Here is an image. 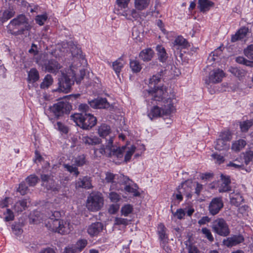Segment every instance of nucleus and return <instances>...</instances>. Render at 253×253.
<instances>
[{
	"mask_svg": "<svg viewBox=\"0 0 253 253\" xmlns=\"http://www.w3.org/2000/svg\"><path fill=\"white\" fill-rule=\"evenodd\" d=\"M74 84V80L73 78H70L68 75L62 73L58 78V89L59 91L68 93L70 91L71 86Z\"/></svg>",
	"mask_w": 253,
	"mask_h": 253,
	"instance_id": "10",
	"label": "nucleus"
},
{
	"mask_svg": "<svg viewBox=\"0 0 253 253\" xmlns=\"http://www.w3.org/2000/svg\"><path fill=\"white\" fill-rule=\"evenodd\" d=\"M75 163L78 166H82L85 163V158L84 155L79 156L76 158Z\"/></svg>",
	"mask_w": 253,
	"mask_h": 253,
	"instance_id": "60",
	"label": "nucleus"
},
{
	"mask_svg": "<svg viewBox=\"0 0 253 253\" xmlns=\"http://www.w3.org/2000/svg\"><path fill=\"white\" fill-rule=\"evenodd\" d=\"M47 19V15L46 14H43L42 15H38L36 16L35 19L36 22L40 26H42L44 24V22Z\"/></svg>",
	"mask_w": 253,
	"mask_h": 253,
	"instance_id": "53",
	"label": "nucleus"
},
{
	"mask_svg": "<svg viewBox=\"0 0 253 253\" xmlns=\"http://www.w3.org/2000/svg\"><path fill=\"white\" fill-rule=\"evenodd\" d=\"M223 207V202L221 197H215L211 201L208 210L209 213L212 215H215L219 213Z\"/></svg>",
	"mask_w": 253,
	"mask_h": 253,
	"instance_id": "13",
	"label": "nucleus"
},
{
	"mask_svg": "<svg viewBox=\"0 0 253 253\" xmlns=\"http://www.w3.org/2000/svg\"><path fill=\"white\" fill-rule=\"evenodd\" d=\"M114 136H110L109 139H106L107 144L106 146L102 145L99 148L94 149V155L96 157H101L103 155H105L108 157H110V150L113 147V141Z\"/></svg>",
	"mask_w": 253,
	"mask_h": 253,
	"instance_id": "12",
	"label": "nucleus"
},
{
	"mask_svg": "<svg viewBox=\"0 0 253 253\" xmlns=\"http://www.w3.org/2000/svg\"><path fill=\"white\" fill-rule=\"evenodd\" d=\"M211 157L216 160V163L218 164H221L223 163L224 161V157L221 155L218 154L217 153H213L211 155Z\"/></svg>",
	"mask_w": 253,
	"mask_h": 253,
	"instance_id": "59",
	"label": "nucleus"
},
{
	"mask_svg": "<svg viewBox=\"0 0 253 253\" xmlns=\"http://www.w3.org/2000/svg\"><path fill=\"white\" fill-rule=\"evenodd\" d=\"M213 5L214 3L209 0H199L198 7L201 12H205L209 11Z\"/></svg>",
	"mask_w": 253,
	"mask_h": 253,
	"instance_id": "23",
	"label": "nucleus"
},
{
	"mask_svg": "<svg viewBox=\"0 0 253 253\" xmlns=\"http://www.w3.org/2000/svg\"><path fill=\"white\" fill-rule=\"evenodd\" d=\"M219 138L229 143L232 139V134L229 130H226L220 132Z\"/></svg>",
	"mask_w": 253,
	"mask_h": 253,
	"instance_id": "46",
	"label": "nucleus"
},
{
	"mask_svg": "<svg viewBox=\"0 0 253 253\" xmlns=\"http://www.w3.org/2000/svg\"><path fill=\"white\" fill-rule=\"evenodd\" d=\"M253 159V151H249L246 152L244 156V161L245 164L248 165Z\"/></svg>",
	"mask_w": 253,
	"mask_h": 253,
	"instance_id": "58",
	"label": "nucleus"
},
{
	"mask_svg": "<svg viewBox=\"0 0 253 253\" xmlns=\"http://www.w3.org/2000/svg\"><path fill=\"white\" fill-rule=\"evenodd\" d=\"M14 15L12 11L9 10H5L3 12H0V20L2 23H4V22L8 20L9 19L11 18Z\"/></svg>",
	"mask_w": 253,
	"mask_h": 253,
	"instance_id": "42",
	"label": "nucleus"
},
{
	"mask_svg": "<svg viewBox=\"0 0 253 253\" xmlns=\"http://www.w3.org/2000/svg\"><path fill=\"white\" fill-rule=\"evenodd\" d=\"M126 149V146H123L122 147H118L115 148L114 146L111 148L110 150V157L113 156L117 157L118 159H122L124 156V153Z\"/></svg>",
	"mask_w": 253,
	"mask_h": 253,
	"instance_id": "26",
	"label": "nucleus"
},
{
	"mask_svg": "<svg viewBox=\"0 0 253 253\" xmlns=\"http://www.w3.org/2000/svg\"><path fill=\"white\" fill-rule=\"evenodd\" d=\"M48 219L45 222L46 226L50 230L61 234H66L70 232L69 223L60 220L61 213L58 211H51L47 213Z\"/></svg>",
	"mask_w": 253,
	"mask_h": 253,
	"instance_id": "3",
	"label": "nucleus"
},
{
	"mask_svg": "<svg viewBox=\"0 0 253 253\" xmlns=\"http://www.w3.org/2000/svg\"><path fill=\"white\" fill-rule=\"evenodd\" d=\"M229 71L235 76L240 78L245 76V73L244 70L239 69L237 67H231L229 69Z\"/></svg>",
	"mask_w": 253,
	"mask_h": 253,
	"instance_id": "43",
	"label": "nucleus"
},
{
	"mask_svg": "<svg viewBox=\"0 0 253 253\" xmlns=\"http://www.w3.org/2000/svg\"><path fill=\"white\" fill-rule=\"evenodd\" d=\"M167 96H165V99L162 101L155 100L156 102L162 103V107L161 108L158 105H154L150 109L148 112V116L151 120L153 119L161 117L164 115H169L175 110L173 103V99L170 97L167 98ZM151 101L152 103H153V101H155L154 100H151Z\"/></svg>",
	"mask_w": 253,
	"mask_h": 253,
	"instance_id": "4",
	"label": "nucleus"
},
{
	"mask_svg": "<svg viewBox=\"0 0 253 253\" xmlns=\"http://www.w3.org/2000/svg\"><path fill=\"white\" fill-rule=\"evenodd\" d=\"M28 190V187L24 182H22L19 184L18 191L22 195L26 194Z\"/></svg>",
	"mask_w": 253,
	"mask_h": 253,
	"instance_id": "57",
	"label": "nucleus"
},
{
	"mask_svg": "<svg viewBox=\"0 0 253 253\" xmlns=\"http://www.w3.org/2000/svg\"><path fill=\"white\" fill-rule=\"evenodd\" d=\"M88 106L86 104H81L79 106L80 113H75L71 116V119L76 124L83 129H89L93 127L97 123L95 117L89 113L90 107L93 109H107L110 107V104L106 98L98 97L88 101Z\"/></svg>",
	"mask_w": 253,
	"mask_h": 253,
	"instance_id": "1",
	"label": "nucleus"
},
{
	"mask_svg": "<svg viewBox=\"0 0 253 253\" xmlns=\"http://www.w3.org/2000/svg\"><path fill=\"white\" fill-rule=\"evenodd\" d=\"M8 32L14 36L27 34L31 29V26L26 21L24 15L21 14L12 19L7 27Z\"/></svg>",
	"mask_w": 253,
	"mask_h": 253,
	"instance_id": "5",
	"label": "nucleus"
},
{
	"mask_svg": "<svg viewBox=\"0 0 253 253\" xmlns=\"http://www.w3.org/2000/svg\"><path fill=\"white\" fill-rule=\"evenodd\" d=\"M158 233L159 236V239L163 241H165L167 239L166 235V228L163 224H160L158 226Z\"/></svg>",
	"mask_w": 253,
	"mask_h": 253,
	"instance_id": "39",
	"label": "nucleus"
},
{
	"mask_svg": "<svg viewBox=\"0 0 253 253\" xmlns=\"http://www.w3.org/2000/svg\"><path fill=\"white\" fill-rule=\"evenodd\" d=\"M224 76V73L222 70L215 69L211 72L209 80H206V83L209 84L210 83L214 84L220 83Z\"/></svg>",
	"mask_w": 253,
	"mask_h": 253,
	"instance_id": "15",
	"label": "nucleus"
},
{
	"mask_svg": "<svg viewBox=\"0 0 253 253\" xmlns=\"http://www.w3.org/2000/svg\"><path fill=\"white\" fill-rule=\"evenodd\" d=\"M133 206L130 204H126L122 207L121 213L125 216H128L133 211Z\"/></svg>",
	"mask_w": 253,
	"mask_h": 253,
	"instance_id": "47",
	"label": "nucleus"
},
{
	"mask_svg": "<svg viewBox=\"0 0 253 253\" xmlns=\"http://www.w3.org/2000/svg\"><path fill=\"white\" fill-rule=\"evenodd\" d=\"M115 224L118 225H126L128 224V220L126 218L116 217L115 220Z\"/></svg>",
	"mask_w": 253,
	"mask_h": 253,
	"instance_id": "61",
	"label": "nucleus"
},
{
	"mask_svg": "<svg viewBox=\"0 0 253 253\" xmlns=\"http://www.w3.org/2000/svg\"><path fill=\"white\" fill-rule=\"evenodd\" d=\"M112 67L116 74L119 76L122 68L124 67L123 60L122 58H119L112 63Z\"/></svg>",
	"mask_w": 253,
	"mask_h": 253,
	"instance_id": "33",
	"label": "nucleus"
},
{
	"mask_svg": "<svg viewBox=\"0 0 253 253\" xmlns=\"http://www.w3.org/2000/svg\"><path fill=\"white\" fill-rule=\"evenodd\" d=\"M103 229L101 222H96L90 225L87 228V233L91 237L97 236Z\"/></svg>",
	"mask_w": 253,
	"mask_h": 253,
	"instance_id": "20",
	"label": "nucleus"
},
{
	"mask_svg": "<svg viewBox=\"0 0 253 253\" xmlns=\"http://www.w3.org/2000/svg\"><path fill=\"white\" fill-rule=\"evenodd\" d=\"M82 140L84 143L88 145H95L101 142V139L96 136H83Z\"/></svg>",
	"mask_w": 253,
	"mask_h": 253,
	"instance_id": "28",
	"label": "nucleus"
},
{
	"mask_svg": "<svg viewBox=\"0 0 253 253\" xmlns=\"http://www.w3.org/2000/svg\"><path fill=\"white\" fill-rule=\"evenodd\" d=\"M246 141L244 139H239L232 143V149L235 151H239L246 145Z\"/></svg>",
	"mask_w": 253,
	"mask_h": 253,
	"instance_id": "35",
	"label": "nucleus"
},
{
	"mask_svg": "<svg viewBox=\"0 0 253 253\" xmlns=\"http://www.w3.org/2000/svg\"><path fill=\"white\" fill-rule=\"evenodd\" d=\"M41 178L42 182V185L45 187L47 190H51L55 193L59 192L61 186L55 183V181L48 174H42Z\"/></svg>",
	"mask_w": 253,
	"mask_h": 253,
	"instance_id": "11",
	"label": "nucleus"
},
{
	"mask_svg": "<svg viewBox=\"0 0 253 253\" xmlns=\"http://www.w3.org/2000/svg\"><path fill=\"white\" fill-rule=\"evenodd\" d=\"M190 46L187 41L181 36H178L173 42L172 48L175 49H184Z\"/></svg>",
	"mask_w": 253,
	"mask_h": 253,
	"instance_id": "18",
	"label": "nucleus"
},
{
	"mask_svg": "<svg viewBox=\"0 0 253 253\" xmlns=\"http://www.w3.org/2000/svg\"><path fill=\"white\" fill-rule=\"evenodd\" d=\"M108 197L110 201L113 203H117L121 199V196L115 192H110Z\"/></svg>",
	"mask_w": 253,
	"mask_h": 253,
	"instance_id": "55",
	"label": "nucleus"
},
{
	"mask_svg": "<svg viewBox=\"0 0 253 253\" xmlns=\"http://www.w3.org/2000/svg\"><path fill=\"white\" fill-rule=\"evenodd\" d=\"M172 205H171V211L174 216H176L178 219H182L186 214V211L182 209H177L176 212H173L172 210Z\"/></svg>",
	"mask_w": 253,
	"mask_h": 253,
	"instance_id": "49",
	"label": "nucleus"
},
{
	"mask_svg": "<svg viewBox=\"0 0 253 253\" xmlns=\"http://www.w3.org/2000/svg\"><path fill=\"white\" fill-rule=\"evenodd\" d=\"M43 66L47 72L53 74H56L61 67L60 64L55 59L45 61Z\"/></svg>",
	"mask_w": 253,
	"mask_h": 253,
	"instance_id": "16",
	"label": "nucleus"
},
{
	"mask_svg": "<svg viewBox=\"0 0 253 253\" xmlns=\"http://www.w3.org/2000/svg\"><path fill=\"white\" fill-rule=\"evenodd\" d=\"M39 179L37 176L35 174H31L28 176L26 181L28 183L29 186H34L38 182Z\"/></svg>",
	"mask_w": 253,
	"mask_h": 253,
	"instance_id": "45",
	"label": "nucleus"
},
{
	"mask_svg": "<svg viewBox=\"0 0 253 253\" xmlns=\"http://www.w3.org/2000/svg\"><path fill=\"white\" fill-rule=\"evenodd\" d=\"M4 214L5 215L4 218L5 221H12L14 219L13 212L9 209H6V212H4Z\"/></svg>",
	"mask_w": 253,
	"mask_h": 253,
	"instance_id": "56",
	"label": "nucleus"
},
{
	"mask_svg": "<svg viewBox=\"0 0 253 253\" xmlns=\"http://www.w3.org/2000/svg\"><path fill=\"white\" fill-rule=\"evenodd\" d=\"M230 177L228 175H221V183L218 186L219 193L227 192L231 191Z\"/></svg>",
	"mask_w": 253,
	"mask_h": 253,
	"instance_id": "17",
	"label": "nucleus"
},
{
	"mask_svg": "<svg viewBox=\"0 0 253 253\" xmlns=\"http://www.w3.org/2000/svg\"><path fill=\"white\" fill-rule=\"evenodd\" d=\"M244 53L245 55L248 58L253 59V44L248 45L244 49Z\"/></svg>",
	"mask_w": 253,
	"mask_h": 253,
	"instance_id": "54",
	"label": "nucleus"
},
{
	"mask_svg": "<svg viewBox=\"0 0 253 253\" xmlns=\"http://www.w3.org/2000/svg\"><path fill=\"white\" fill-rule=\"evenodd\" d=\"M244 238L241 234L233 235L231 237L224 239L223 245L227 248L236 246L244 241Z\"/></svg>",
	"mask_w": 253,
	"mask_h": 253,
	"instance_id": "14",
	"label": "nucleus"
},
{
	"mask_svg": "<svg viewBox=\"0 0 253 253\" xmlns=\"http://www.w3.org/2000/svg\"><path fill=\"white\" fill-rule=\"evenodd\" d=\"M195 186L194 183L191 180H185L178 186V192L176 194V198L179 201L183 200V195H185L188 198L192 197V189Z\"/></svg>",
	"mask_w": 253,
	"mask_h": 253,
	"instance_id": "9",
	"label": "nucleus"
},
{
	"mask_svg": "<svg viewBox=\"0 0 253 253\" xmlns=\"http://www.w3.org/2000/svg\"><path fill=\"white\" fill-rule=\"evenodd\" d=\"M27 200L23 199L17 201L14 205V210L17 212H21L27 208Z\"/></svg>",
	"mask_w": 253,
	"mask_h": 253,
	"instance_id": "30",
	"label": "nucleus"
},
{
	"mask_svg": "<svg viewBox=\"0 0 253 253\" xmlns=\"http://www.w3.org/2000/svg\"><path fill=\"white\" fill-rule=\"evenodd\" d=\"M156 51L159 60L162 63L165 62L168 58L165 48L161 45H158L156 46Z\"/></svg>",
	"mask_w": 253,
	"mask_h": 253,
	"instance_id": "25",
	"label": "nucleus"
},
{
	"mask_svg": "<svg viewBox=\"0 0 253 253\" xmlns=\"http://www.w3.org/2000/svg\"><path fill=\"white\" fill-rule=\"evenodd\" d=\"M154 54V51L151 48H146L140 52L139 57L144 62H149L153 58Z\"/></svg>",
	"mask_w": 253,
	"mask_h": 253,
	"instance_id": "21",
	"label": "nucleus"
},
{
	"mask_svg": "<svg viewBox=\"0 0 253 253\" xmlns=\"http://www.w3.org/2000/svg\"><path fill=\"white\" fill-rule=\"evenodd\" d=\"M98 134L100 137L105 138L106 139H109L110 133H111L110 126L106 124H102L98 128Z\"/></svg>",
	"mask_w": 253,
	"mask_h": 253,
	"instance_id": "22",
	"label": "nucleus"
},
{
	"mask_svg": "<svg viewBox=\"0 0 253 253\" xmlns=\"http://www.w3.org/2000/svg\"><path fill=\"white\" fill-rule=\"evenodd\" d=\"M70 46V51L72 56L77 57H80L83 59L82 55V51L81 48L78 47L77 45L74 44H73V45L71 44Z\"/></svg>",
	"mask_w": 253,
	"mask_h": 253,
	"instance_id": "38",
	"label": "nucleus"
},
{
	"mask_svg": "<svg viewBox=\"0 0 253 253\" xmlns=\"http://www.w3.org/2000/svg\"><path fill=\"white\" fill-rule=\"evenodd\" d=\"M53 82V78L50 75H46L43 81L40 84V87L42 89L47 88L50 85H51Z\"/></svg>",
	"mask_w": 253,
	"mask_h": 253,
	"instance_id": "36",
	"label": "nucleus"
},
{
	"mask_svg": "<svg viewBox=\"0 0 253 253\" xmlns=\"http://www.w3.org/2000/svg\"><path fill=\"white\" fill-rule=\"evenodd\" d=\"M103 204L104 199L100 193H92L88 197L86 207L91 211H95L100 210Z\"/></svg>",
	"mask_w": 253,
	"mask_h": 253,
	"instance_id": "8",
	"label": "nucleus"
},
{
	"mask_svg": "<svg viewBox=\"0 0 253 253\" xmlns=\"http://www.w3.org/2000/svg\"><path fill=\"white\" fill-rule=\"evenodd\" d=\"M248 32V29L246 27L240 28L237 32V34L240 36V38L243 39Z\"/></svg>",
	"mask_w": 253,
	"mask_h": 253,
	"instance_id": "63",
	"label": "nucleus"
},
{
	"mask_svg": "<svg viewBox=\"0 0 253 253\" xmlns=\"http://www.w3.org/2000/svg\"><path fill=\"white\" fill-rule=\"evenodd\" d=\"M149 2L150 0H135V6L138 10H142L148 7Z\"/></svg>",
	"mask_w": 253,
	"mask_h": 253,
	"instance_id": "37",
	"label": "nucleus"
},
{
	"mask_svg": "<svg viewBox=\"0 0 253 253\" xmlns=\"http://www.w3.org/2000/svg\"><path fill=\"white\" fill-rule=\"evenodd\" d=\"M71 109L72 106L68 102L59 101L49 108V114L48 117L54 123L55 120L59 119L65 114H68Z\"/></svg>",
	"mask_w": 253,
	"mask_h": 253,
	"instance_id": "6",
	"label": "nucleus"
},
{
	"mask_svg": "<svg viewBox=\"0 0 253 253\" xmlns=\"http://www.w3.org/2000/svg\"><path fill=\"white\" fill-rule=\"evenodd\" d=\"M229 143L221 139L218 138L216 139L215 142V149L221 151L223 150H226L229 148Z\"/></svg>",
	"mask_w": 253,
	"mask_h": 253,
	"instance_id": "32",
	"label": "nucleus"
},
{
	"mask_svg": "<svg viewBox=\"0 0 253 253\" xmlns=\"http://www.w3.org/2000/svg\"><path fill=\"white\" fill-rule=\"evenodd\" d=\"M162 75L158 73L153 75L149 79L148 89L143 91V95L146 101L149 102L150 100L162 101L168 96L167 87L166 86H157L156 85L160 82Z\"/></svg>",
	"mask_w": 253,
	"mask_h": 253,
	"instance_id": "2",
	"label": "nucleus"
},
{
	"mask_svg": "<svg viewBox=\"0 0 253 253\" xmlns=\"http://www.w3.org/2000/svg\"><path fill=\"white\" fill-rule=\"evenodd\" d=\"M253 126V119L247 120L239 122V126L242 132H247Z\"/></svg>",
	"mask_w": 253,
	"mask_h": 253,
	"instance_id": "31",
	"label": "nucleus"
},
{
	"mask_svg": "<svg viewBox=\"0 0 253 253\" xmlns=\"http://www.w3.org/2000/svg\"><path fill=\"white\" fill-rule=\"evenodd\" d=\"M136 147L134 145L131 146L128 150H127L125 156V161L127 162L130 160L132 155L135 152Z\"/></svg>",
	"mask_w": 253,
	"mask_h": 253,
	"instance_id": "51",
	"label": "nucleus"
},
{
	"mask_svg": "<svg viewBox=\"0 0 253 253\" xmlns=\"http://www.w3.org/2000/svg\"><path fill=\"white\" fill-rule=\"evenodd\" d=\"M229 198L231 204L236 207L239 206L244 200L243 197L239 193H231L229 194Z\"/></svg>",
	"mask_w": 253,
	"mask_h": 253,
	"instance_id": "24",
	"label": "nucleus"
},
{
	"mask_svg": "<svg viewBox=\"0 0 253 253\" xmlns=\"http://www.w3.org/2000/svg\"><path fill=\"white\" fill-rule=\"evenodd\" d=\"M117 180V182L119 183L120 184L127 185L128 184H132L133 183L132 181L130 180L128 177L125 176L123 174H118Z\"/></svg>",
	"mask_w": 253,
	"mask_h": 253,
	"instance_id": "44",
	"label": "nucleus"
},
{
	"mask_svg": "<svg viewBox=\"0 0 253 253\" xmlns=\"http://www.w3.org/2000/svg\"><path fill=\"white\" fill-rule=\"evenodd\" d=\"M118 174H115L111 172L107 171L105 173L104 181L106 183H113L117 182L115 180L118 179Z\"/></svg>",
	"mask_w": 253,
	"mask_h": 253,
	"instance_id": "41",
	"label": "nucleus"
},
{
	"mask_svg": "<svg viewBox=\"0 0 253 253\" xmlns=\"http://www.w3.org/2000/svg\"><path fill=\"white\" fill-rule=\"evenodd\" d=\"M238 160L236 159L234 162H230L227 165V166L230 167H233L235 169H243V167H244L243 164L240 163V164H237L236 162Z\"/></svg>",
	"mask_w": 253,
	"mask_h": 253,
	"instance_id": "62",
	"label": "nucleus"
},
{
	"mask_svg": "<svg viewBox=\"0 0 253 253\" xmlns=\"http://www.w3.org/2000/svg\"><path fill=\"white\" fill-rule=\"evenodd\" d=\"M64 167L67 171L70 172L71 173H73L76 176H77L79 174V171L76 167L69 164H65L64 165Z\"/></svg>",
	"mask_w": 253,
	"mask_h": 253,
	"instance_id": "52",
	"label": "nucleus"
},
{
	"mask_svg": "<svg viewBox=\"0 0 253 253\" xmlns=\"http://www.w3.org/2000/svg\"><path fill=\"white\" fill-rule=\"evenodd\" d=\"M76 187L87 189L91 188L92 187L91 178L87 176L79 178L76 182Z\"/></svg>",
	"mask_w": 253,
	"mask_h": 253,
	"instance_id": "19",
	"label": "nucleus"
},
{
	"mask_svg": "<svg viewBox=\"0 0 253 253\" xmlns=\"http://www.w3.org/2000/svg\"><path fill=\"white\" fill-rule=\"evenodd\" d=\"M12 229L13 232L16 235L21 234L23 232L22 228L20 227L19 225H12Z\"/></svg>",
	"mask_w": 253,
	"mask_h": 253,
	"instance_id": "64",
	"label": "nucleus"
},
{
	"mask_svg": "<svg viewBox=\"0 0 253 253\" xmlns=\"http://www.w3.org/2000/svg\"><path fill=\"white\" fill-rule=\"evenodd\" d=\"M129 66L133 73H137L142 69V66L140 62L137 60L130 59Z\"/></svg>",
	"mask_w": 253,
	"mask_h": 253,
	"instance_id": "34",
	"label": "nucleus"
},
{
	"mask_svg": "<svg viewBox=\"0 0 253 253\" xmlns=\"http://www.w3.org/2000/svg\"><path fill=\"white\" fill-rule=\"evenodd\" d=\"M38 71L35 68H32L28 73L27 81L29 83H34L39 80Z\"/></svg>",
	"mask_w": 253,
	"mask_h": 253,
	"instance_id": "27",
	"label": "nucleus"
},
{
	"mask_svg": "<svg viewBox=\"0 0 253 253\" xmlns=\"http://www.w3.org/2000/svg\"><path fill=\"white\" fill-rule=\"evenodd\" d=\"M211 227L213 232L219 236L227 237L230 233L228 224L222 218H217L214 220Z\"/></svg>",
	"mask_w": 253,
	"mask_h": 253,
	"instance_id": "7",
	"label": "nucleus"
},
{
	"mask_svg": "<svg viewBox=\"0 0 253 253\" xmlns=\"http://www.w3.org/2000/svg\"><path fill=\"white\" fill-rule=\"evenodd\" d=\"M87 241L86 239H79L74 245L78 253L81 252L87 245Z\"/></svg>",
	"mask_w": 253,
	"mask_h": 253,
	"instance_id": "40",
	"label": "nucleus"
},
{
	"mask_svg": "<svg viewBox=\"0 0 253 253\" xmlns=\"http://www.w3.org/2000/svg\"><path fill=\"white\" fill-rule=\"evenodd\" d=\"M138 187L136 183L128 184L126 185L124 189L127 193L132 194L134 197H138L140 195V192L138 191Z\"/></svg>",
	"mask_w": 253,
	"mask_h": 253,
	"instance_id": "29",
	"label": "nucleus"
},
{
	"mask_svg": "<svg viewBox=\"0 0 253 253\" xmlns=\"http://www.w3.org/2000/svg\"><path fill=\"white\" fill-rule=\"evenodd\" d=\"M201 233L205 235V237L207 238L210 242H212L214 241V238L209 229L206 227L202 228Z\"/></svg>",
	"mask_w": 253,
	"mask_h": 253,
	"instance_id": "48",
	"label": "nucleus"
},
{
	"mask_svg": "<svg viewBox=\"0 0 253 253\" xmlns=\"http://www.w3.org/2000/svg\"><path fill=\"white\" fill-rule=\"evenodd\" d=\"M54 126L56 129L62 133L67 134L68 132V127L60 122H57L56 125H54Z\"/></svg>",
	"mask_w": 253,
	"mask_h": 253,
	"instance_id": "50",
	"label": "nucleus"
}]
</instances>
